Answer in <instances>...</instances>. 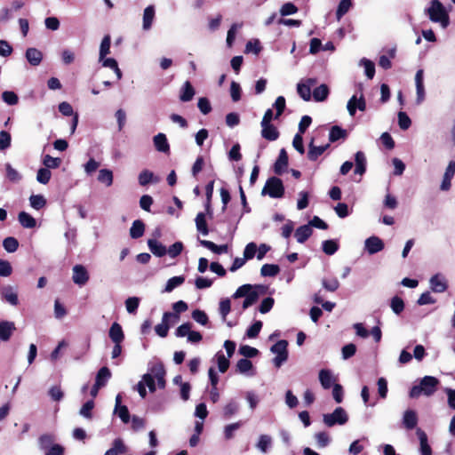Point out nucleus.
<instances>
[{"instance_id": "f257e3e1", "label": "nucleus", "mask_w": 455, "mask_h": 455, "mask_svg": "<svg viewBox=\"0 0 455 455\" xmlns=\"http://www.w3.org/2000/svg\"><path fill=\"white\" fill-rule=\"evenodd\" d=\"M425 12L432 22L439 23L442 28H446L450 25L449 13L439 0H431Z\"/></svg>"}, {"instance_id": "f03ea898", "label": "nucleus", "mask_w": 455, "mask_h": 455, "mask_svg": "<svg viewBox=\"0 0 455 455\" xmlns=\"http://www.w3.org/2000/svg\"><path fill=\"white\" fill-rule=\"evenodd\" d=\"M440 381L433 376H425L419 385L413 386L410 390V397L418 398L421 395L430 396L437 390Z\"/></svg>"}, {"instance_id": "7ed1b4c3", "label": "nucleus", "mask_w": 455, "mask_h": 455, "mask_svg": "<svg viewBox=\"0 0 455 455\" xmlns=\"http://www.w3.org/2000/svg\"><path fill=\"white\" fill-rule=\"evenodd\" d=\"M284 186L281 179L273 176L267 180L262 188V196H269L271 198H281L284 195Z\"/></svg>"}, {"instance_id": "20e7f679", "label": "nucleus", "mask_w": 455, "mask_h": 455, "mask_svg": "<svg viewBox=\"0 0 455 455\" xmlns=\"http://www.w3.org/2000/svg\"><path fill=\"white\" fill-rule=\"evenodd\" d=\"M323 423L331 427L338 425H344L348 421V416L342 407H337L332 413L323 414Z\"/></svg>"}, {"instance_id": "39448f33", "label": "nucleus", "mask_w": 455, "mask_h": 455, "mask_svg": "<svg viewBox=\"0 0 455 455\" xmlns=\"http://www.w3.org/2000/svg\"><path fill=\"white\" fill-rule=\"evenodd\" d=\"M287 347L288 341L285 339L278 340L271 347V352L277 354L274 358V363L276 367H280L288 359Z\"/></svg>"}, {"instance_id": "423d86ee", "label": "nucleus", "mask_w": 455, "mask_h": 455, "mask_svg": "<svg viewBox=\"0 0 455 455\" xmlns=\"http://www.w3.org/2000/svg\"><path fill=\"white\" fill-rule=\"evenodd\" d=\"M89 278V273L84 266L77 264L73 267L72 280L76 284L84 286L87 283Z\"/></svg>"}, {"instance_id": "0eeeda50", "label": "nucleus", "mask_w": 455, "mask_h": 455, "mask_svg": "<svg viewBox=\"0 0 455 455\" xmlns=\"http://www.w3.org/2000/svg\"><path fill=\"white\" fill-rule=\"evenodd\" d=\"M289 157L286 150L282 148L279 152V156L274 164L273 171L276 175L283 174L288 168Z\"/></svg>"}, {"instance_id": "6e6552de", "label": "nucleus", "mask_w": 455, "mask_h": 455, "mask_svg": "<svg viewBox=\"0 0 455 455\" xmlns=\"http://www.w3.org/2000/svg\"><path fill=\"white\" fill-rule=\"evenodd\" d=\"M316 84V79L307 78L305 83H299L297 85L298 94L305 100H311V87Z\"/></svg>"}, {"instance_id": "1a4fd4ad", "label": "nucleus", "mask_w": 455, "mask_h": 455, "mask_svg": "<svg viewBox=\"0 0 455 455\" xmlns=\"http://www.w3.org/2000/svg\"><path fill=\"white\" fill-rule=\"evenodd\" d=\"M261 125V136L263 139L268 140V141H275L276 140L279 136L280 132L278 129L272 124H260Z\"/></svg>"}, {"instance_id": "9d476101", "label": "nucleus", "mask_w": 455, "mask_h": 455, "mask_svg": "<svg viewBox=\"0 0 455 455\" xmlns=\"http://www.w3.org/2000/svg\"><path fill=\"white\" fill-rule=\"evenodd\" d=\"M385 247L383 241L375 235L365 240V249L370 254H375L382 251Z\"/></svg>"}, {"instance_id": "9b49d317", "label": "nucleus", "mask_w": 455, "mask_h": 455, "mask_svg": "<svg viewBox=\"0 0 455 455\" xmlns=\"http://www.w3.org/2000/svg\"><path fill=\"white\" fill-rule=\"evenodd\" d=\"M150 371L154 375V378L156 379L158 387L160 388H164L165 384H166L165 379H164L166 371H165L164 365L163 364V363H155L150 368Z\"/></svg>"}, {"instance_id": "f8f14e48", "label": "nucleus", "mask_w": 455, "mask_h": 455, "mask_svg": "<svg viewBox=\"0 0 455 455\" xmlns=\"http://www.w3.org/2000/svg\"><path fill=\"white\" fill-rule=\"evenodd\" d=\"M188 308V304L183 300H179L172 304L173 312H164V314L170 315V319L172 320V323H176L180 320V314L187 311Z\"/></svg>"}, {"instance_id": "ddd939ff", "label": "nucleus", "mask_w": 455, "mask_h": 455, "mask_svg": "<svg viewBox=\"0 0 455 455\" xmlns=\"http://www.w3.org/2000/svg\"><path fill=\"white\" fill-rule=\"evenodd\" d=\"M329 147V144H326L324 146H315L314 144V139H312L308 144L307 158L310 161H316L318 157L322 156Z\"/></svg>"}, {"instance_id": "4468645a", "label": "nucleus", "mask_w": 455, "mask_h": 455, "mask_svg": "<svg viewBox=\"0 0 455 455\" xmlns=\"http://www.w3.org/2000/svg\"><path fill=\"white\" fill-rule=\"evenodd\" d=\"M419 418L417 412L413 410H407L403 413V424L408 430L414 429L418 425Z\"/></svg>"}, {"instance_id": "2eb2a0df", "label": "nucleus", "mask_w": 455, "mask_h": 455, "mask_svg": "<svg viewBox=\"0 0 455 455\" xmlns=\"http://www.w3.org/2000/svg\"><path fill=\"white\" fill-rule=\"evenodd\" d=\"M172 320L170 319V315L164 314L162 323L155 327V331L161 338H165L168 335L169 329L174 323H172Z\"/></svg>"}, {"instance_id": "dca6fc26", "label": "nucleus", "mask_w": 455, "mask_h": 455, "mask_svg": "<svg viewBox=\"0 0 455 455\" xmlns=\"http://www.w3.org/2000/svg\"><path fill=\"white\" fill-rule=\"evenodd\" d=\"M25 57L30 65L36 67L42 62L43 53L38 49L30 47L27 49Z\"/></svg>"}, {"instance_id": "f3484780", "label": "nucleus", "mask_w": 455, "mask_h": 455, "mask_svg": "<svg viewBox=\"0 0 455 455\" xmlns=\"http://www.w3.org/2000/svg\"><path fill=\"white\" fill-rule=\"evenodd\" d=\"M108 336L114 343H122L124 339L122 326L116 322L113 323L109 329Z\"/></svg>"}, {"instance_id": "a211bd4d", "label": "nucleus", "mask_w": 455, "mask_h": 455, "mask_svg": "<svg viewBox=\"0 0 455 455\" xmlns=\"http://www.w3.org/2000/svg\"><path fill=\"white\" fill-rule=\"evenodd\" d=\"M195 94V88L189 81H186L180 89V100L182 102H188L192 100Z\"/></svg>"}, {"instance_id": "6ab92c4d", "label": "nucleus", "mask_w": 455, "mask_h": 455, "mask_svg": "<svg viewBox=\"0 0 455 455\" xmlns=\"http://www.w3.org/2000/svg\"><path fill=\"white\" fill-rule=\"evenodd\" d=\"M154 146L156 149L159 152L169 153L170 152V145L168 143L167 138L164 133H158L153 139Z\"/></svg>"}, {"instance_id": "aec40b11", "label": "nucleus", "mask_w": 455, "mask_h": 455, "mask_svg": "<svg viewBox=\"0 0 455 455\" xmlns=\"http://www.w3.org/2000/svg\"><path fill=\"white\" fill-rule=\"evenodd\" d=\"M312 233L313 229L307 224L299 227L295 231L294 236L298 243H303L312 235Z\"/></svg>"}, {"instance_id": "412c9836", "label": "nucleus", "mask_w": 455, "mask_h": 455, "mask_svg": "<svg viewBox=\"0 0 455 455\" xmlns=\"http://www.w3.org/2000/svg\"><path fill=\"white\" fill-rule=\"evenodd\" d=\"M15 324L12 322L3 321L0 323V339L7 341L10 339L13 331H15Z\"/></svg>"}, {"instance_id": "4be33fe9", "label": "nucleus", "mask_w": 455, "mask_h": 455, "mask_svg": "<svg viewBox=\"0 0 455 455\" xmlns=\"http://www.w3.org/2000/svg\"><path fill=\"white\" fill-rule=\"evenodd\" d=\"M148 246L150 251L156 257H163L167 253L166 247L156 239H148Z\"/></svg>"}, {"instance_id": "5701e85b", "label": "nucleus", "mask_w": 455, "mask_h": 455, "mask_svg": "<svg viewBox=\"0 0 455 455\" xmlns=\"http://www.w3.org/2000/svg\"><path fill=\"white\" fill-rule=\"evenodd\" d=\"M355 173L363 175L366 172V156L363 151L355 154Z\"/></svg>"}, {"instance_id": "b1692460", "label": "nucleus", "mask_w": 455, "mask_h": 455, "mask_svg": "<svg viewBox=\"0 0 455 455\" xmlns=\"http://www.w3.org/2000/svg\"><path fill=\"white\" fill-rule=\"evenodd\" d=\"M431 289L435 292H443L447 290L448 286L444 279L438 274L433 275L430 279Z\"/></svg>"}, {"instance_id": "393cba45", "label": "nucleus", "mask_w": 455, "mask_h": 455, "mask_svg": "<svg viewBox=\"0 0 455 455\" xmlns=\"http://www.w3.org/2000/svg\"><path fill=\"white\" fill-rule=\"evenodd\" d=\"M319 380L324 389H329L335 383V379L330 370L323 369L319 371Z\"/></svg>"}, {"instance_id": "a878e982", "label": "nucleus", "mask_w": 455, "mask_h": 455, "mask_svg": "<svg viewBox=\"0 0 455 455\" xmlns=\"http://www.w3.org/2000/svg\"><path fill=\"white\" fill-rule=\"evenodd\" d=\"M417 435L420 443V452L421 455H432V449L427 443V434L421 430L420 428L417 429Z\"/></svg>"}, {"instance_id": "bb28decb", "label": "nucleus", "mask_w": 455, "mask_h": 455, "mask_svg": "<svg viewBox=\"0 0 455 455\" xmlns=\"http://www.w3.org/2000/svg\"><path fill=\"white\" fill-rule=\"evenodd\" d=\"M145 232V224L141 220H136L132 222L130 228V236L132 239L140 238Z\"/></svg>"}, {"instance_id": "cd10ccee", "label": "nucleus", "mask_w": 455, "mask_h": 455, "mask_svg": "<svg viewBox=\"0 0 455 455\" xmlns=\"http://www.w3.org/2000/svg\"><path fill=\"white\" fill-rule=\"evenodd\" d=\"M139 184L140 186H147L149 183H156L159 181V179L154 175V173L149 170H143L139 174Z\"/></svg>"}, {"instance_id": "c85d7f7f", "label": "nucleus", "mask_w": 455, "mask_h": 455, "mask_svg": "<svg viewBox=\"0 0 455 455\" xmlns=\"http://www.w3.org/2000/svg\"><path fill=\"white\" fill-rule=\"evenodd\" d=\"M18 220L25 228H34L36 226V219L26 212H20L19 213Z\"/></svg>"}, {"instance_id": "c756f323", "label": "nucleus", "mask_w": 455, "mask_h": 455, "mask_svg": "<svg viewBox=\"0 0 455 455\" xmlns=\"http://www.w3.org/2000/svg\"><path fill=\"white\" fill-rule=\"evenodd\" d=\"M200 243L202 246L207 248L216 254L226 253L228 251V244L217 245L212 241L208 240H201Z\"/></svg>"}, {"instance_id": "7c9ffc66", "label": "nucleus", "mask_w": 455, "mask_h": 455, "mask_svg": "<svg viewBox=\"0 0 455 455\" xmlns=\"http://www.w3.org/2000/svg\"><path fill=\"white\" fill-rule=\"evenodd\" d=\"M195 221H196V226L197 231L204 235H207L209 234V228L207 225L205 213H204V212L197 213Z\"/></svg>"}, {"instance_id": "2f4dec72", "label": "nucleus", "mask_w": 455, "mask_h": 455, "mask_svg": "<svg viewBox=\"0 0 455 455\" xmlns=\"http://www.w3.org/2000/svg\"><path fill=\"white\" fill-rule=\"evenodd\" d=\"M111 378V371L107 366L101 367L97 372L95 382L97 386L105 387L108 380Z\"/></svg>"}, {"instance_id": "473e14b6", "label": "nucleus", "mask_w": 455, "mask_h": 455, "mask_svg": "<svg viewBox=\"0 0 455 455\" xmlns=\"http://www.w3.org/2000/svg\"><path fill=\"white\" fill-rule=\"evenodd\" d=\"M155 18V7L154 5H148L145 8L143 13V29L148 30Z\"/></svg>"}, {"instance_id": "72a5a7b5", "label": "nucleus", "mask_w": 455, "mask_h": 455, "mask_svg": "<svg viewBox=\"0 0 455 455\" xmlns=\"http://www.w3.org/2000/svg\"><path fill=\"white\" fill-rule=\"evenodd\" d=\"M347 136V131L342 129L339 125H333L329 133V140L330 142H336L340 139H346Z\"/></svg>"}, {"instance_id": "f704fd0d", "label": "nucleus", "mask_w": 455, "mask_h": 455, "mask_svg": "<svg viewBox=\"0 0 455 455\" xmlns=\"http://www.w3.org/2000/svg\"><path fill=\"white\" fill-rule=\"evenodd\" d=\"M330 93L329 87L323 84L319 85L318 87L315 88L313 91V98L315 101H323L327 99L328 95Z\"/></svg>"}, {"instance_id": "c9c22d12", "label": "nucleus", "mask_w": 455, "mask_h": 455, "mask_svg": "<svg viewBox=\"0 0 455 455\" xmlns=\"http://www.w3.org/2000/svg\"><path fill=\"white\" fill-rule=\"evenodd\" d=\"M339 248V245L338 242L333 239L325 240L322 243L323 251L329 256L335 254L338 251Z\"/></svg>"}, {"instance_id": "e433bc0d", "label": "nucleus", "mask_w": 455, "mask_h": 455, "mask_svg": "<svg viewBox=\"0 0 455 455\" xmlns=\"http://www.w3.org/2000/svg\"><path fill=\"white\" fill-rule=\"evenodd\" d=\"M280 267L276 264H264L260 268L262 276H275L279 274Z\"/></svg>"}, {"instance_id": "4c0bfd02", "label": "nucleus", "mask_w": 455, "mask_h": 455, "mask_svg": "<svg viewBox=\"0 0 455 455\" xmlns=\"http://www.w3.org/2000/svg\"><path fill=\"white\" fill-rule=\"evenodd\" d=\"M98 180L107 187H110L113 183V172L108 169H101L99 172Z\"/></svg>"}, {"instance_id": "58836bf2", "label": "nucleus", "mask_w": 455, "mask_h": 455, "mask_svg": "<svg viewBox=\"0 0 455 455\" xmlns=\"http://www.w3.org/2000/svg\"><path fill=\"white\" fill-rule=\"evenodd\" d=\"M111 36L106 35L100 47V60H102L110 52Z\"/></svg>"}, {"instance_id": "ea45409f", "label": "nucleus", "mask_w": 455, "mask_h": 455, "mask_svg": "<svg viewBox=\"0 0 455 455\" xmlns=\"http://www.w3.org/2000/svg\"><path fill=\"white\" fill-rule=\"evenodd\" d=\"M3 298L12 306L19 304V299L16 292H14L12 287L4 288L2 292Z\"/></svg>"}, {"instance_id": "a19ab883", "label": "nucleus", "mask_w": 455, "mask_h": 455, "mask_svg": "<svg viewBox=\"0 0 455 455\" xmlns=\"http://www.w3.org/2000/svg\"><path fill=\"white\" fill-rule=\"evenodd\" d=\"M239 411V404L235 401H230L223 408V417L229 419Z\"/></svg>"}, {"instance_id": "79ce46f5", "label": "nucleus", "mask_w": 455, "mask_h": 455, "mask_svg": "<svg viewBox=\"0 0 455 455\" xmlns=\"http://www.w3.org/2000/svg\"><path fill=\"white\" fill-rule=\"evenodd\" d=\"M185 282V277L183 275L173 276L167 281V283L164 288V291L171 292L176 287L181 285Z\"/></svg>"}, {"instance_id": "37998d69", "label": "nucleus", "mask_w": 455, "mask_h": 455, "mask_svg": "<svg viewBox=\"0 0 455 455\" xmlns=\"http://www.w3.org/2000/svg\"><path fill=\"white\" fill-rule=\"evenodd\" d=\"M263 326V323L261 321L257 320L255 321L246 331V336L249 339H255L259 336L261 328Z\"/></svg>"}, {"instance_id": "c03bdc74", "label": "nucleus", "mask_w": 455, "mask_h": 455, "mask_svg": "<svg viewBox=\"0 0 455 455\" xmlns=\"http://www.w3.org/2000/svg\"><path fill=\"white\" fill-rule=\"evenodd\" d=\"M54 440L55 439L52 435H50V434L42 435L38 439L40 449L44 451L45 450L50 448L52 445L55 444Z\"/></svg>"}, {"instance_id": "a18cd8bd", "label": "nucleus", "mask_w": 455, "mask_h": 455, "mask_svg": "<svg viewBox=\"0 0 455 455\" xmlns=\"http://www.w3.org/2000/svg\"><path fill=\"white\" fill-rule=\"evenodd\" d=\"M351 6V0H341L336 11L337 20H339L349 11Z\"/></svg>"}, {"instance_id": "49530a36", "label": "nucleus", "mask_w": 455, "mask_h": 455, "mask_svg": "<svg viewBox=\"0 0 455 455\" xmlns=\"http://www.w3.org/2000/svg\"><path fill=\"white\" fill-rule=\"evenodd\" d=\"M30 205L36 210H41L46 205V200L42 195H32L29 197Z\"/></svg>"}, {"instance_id": "de8ad7c7", "label": "nucleus", "mask_w": 455, "mask_h": 455, "mask_svg": "<svg viewBox=\"0 0 455 455\" xmlns=\"http://www.w3.org/2000/svg\"><path fill=\"white\" fill-rule=\"evenodd\" d=\"M3 246L8 252H14L19 248V242L15 237L8 236L4 239Z\"/></svg>"}, {"instance_id": "09e8293b", "label": "nucleus", "mask_w": 455, "mask_h": 455, "mask_svg": "<svg viewBox=\"0 0 455 455\" xmlns=\"http://www.w3.org/2000/svg\"><path fill=\"white\" fill-rule=\"evenodd\" d=\"M236 371L239 373H247L249 371L252 370L253 364L251 361L247 358H242L238 360L236 365Z\"/></svg>"}, {"instance_id": "8fccbe9b", "label": "nucleus", "mask_w": 455, "mask_h": 455, "mask_svg": "<svg viewBox=\"0 0 455 455\" xmlns=\"http://www.w3.org/2000/svg\"><path fill=\"white\" fill-rule=\"evenodd\" d=\"M43 164L48 169H56L60 166L61 159L59 157H52L50 155H45L43 158Z\"/></svg>"}, {"instance_id": "3c124183", "label": "nucleus", "mask_w": 455, "mask_h": 455, "mask_svg": "<svg viewBox=\"0 0 455 455\" xmlns=\"http://www.w3.org/2000/svg\"><path fill=\"white\" fill-rule=\"evenodd\" d=\"M51 177L52 172L47 167L40 168L37 171L36 180L41 184L46 185L50 181Z\"/></svg>"}, {"instance_id": "603ef678", "label": "nucleus", "mask_w": 455, "mask_h": 455, "mask_svg": "<svg viewBox=\"0 0 455 455\" xmlns=\"http://www.w3.org/2000/svg\"><path fill=\"white\" fill-rule=\"evenodd\" d=\"M390 307L395 314L400 315L404 309V302L402 298L395 296L391 299Z\"/></svg>"}, {"instance_id": "864d4df0", "label": "nucleus", "mask_w": 455, "mask_h": 455, "mask_svg": "<svg viewBox=\"0 0 455 455\" xmlns=\"http://www.w3.org/2000/svg\"><path fill=\"white\" fill-rule=\"evenodd\" d=\"M273 107L275 108L276 112L275 114V119H278L282 114L283 113L286 103H285V98L283 96H278L273 105Z\"/></svg>"}, {"instance_id": "5fc2aeb1", "label": "nucleus", "mask_w": 455, "mask_h": 455, "mask_svg": "<svg viewBox=\"0 0 455 455\" xmlns=\"http://www.w3.org/2000/svg\"><path fill=\"white\" fill-rule=\"evenodd\" d=\"M192 318L202 325H206L209 323V318L206 313L200 309H195L192 312Z\"/></svg>"}, {"instance_id": "6e6d98bb", "label": "nucleus", "mask_w": 455, "mask_h": 455, "mask_svg": "<svg viewBox=\"0 0 455 455\" xmlns=\"http://www.w3.org/2000/svg\"><path fill=\"white\" fill-rule=\"evenodd\" d=\"M140 305V298L138 297H129L125 300L126 310L130 314H135Z\"/></svg>"}, {"instance_id": "4d7b16f0", "label": "nucleus", "mask_w": 455, "mask_h": 455, "mask_svg": "<svg viewBox=\"0 0 455 455\" xmlns=\"http://www.w3.org/2000/svg\"><path fill=\"white\" fill-rule=\"evenodd\" d=\"M243 425L242 421H237L229 425H227L224 428V435L226 440H230L234 437V432L241 427Z\"/></svg>"}, {"instance_id": "13d9d810", "label": "nucleus", "mask_w": 455, "mask_h": 455, "mask_svg": "<svg viewBox=\"0 0 455 455\" xmlns=\"http://www.w3.org/2000/svg\"><path fill=\"white\" fill-rule=\"evenodd\" d=\"M2 99L6 104L10 106L16 105L19 102L18 95L12 91H4L2 93Z\"/></svg>"}, {"instance_id": "bf43d9fd", "label": "nucleus", "mask_w": 455, "mask_h": 455, "mask_svg": "<svg viewBox=\"0 0 455 455\" xmlns=\"http://www.w3.org/2000/svg\"><path fill=\"white\" fill-rule=\"evenodd\" d=\"M239 353L248 359L257 356L259 350L248 345H243L239 347Z\"/></svg>"}, {"instance_id": "052dcab7", "label": "nucleus", "mask_w": 455, "mask_h": 455, "mask_svg": "<svg viewBox=\"0 0 455 455\" xmlns=\"http://www.w3.org/2000/svg\"><path fill=\"white\" fill-rule=\"evenodd\" d=\"M94 408V402L93 400H89L86 403H84L82 408L80 409V414L86 418L91 419L92 418V411Z\"/></svg>"}, {"instance_id": "680f3d73", "label": "nucleus", "mask_w": 455, "mask_h": 455, "mask_svg": "<svg viewBox=\"0 0 455 455\" xmlns=\"http://www.w3.org/2000/svg\"><path fill=\"white\" fill-rule=\"evenodd\" d=\"M362 63L364 67L365 76L369 79H372L375 75V64L371 60L367 59H363Z\"/></svg>"}, {"instance_id": "e2e57ef3", "label": "nucleus", "mask_w": 455, "mask_h": 455, "mask_svg": "<svg viewBox=\"0 0 455 455\" xmlns=\"http://www.w3.org/2000/svg\"><path fill=\"white\" fill-rule=\"evenodd\" d=\"M398 124L399 127L404 131L410 128L411 121L405 112L400 111L398 113Z\"/></svg>"}, {"instance_id": "0e129e2a", "label": "nucleus", "mask_w": 455, "mask_h": 455, "mask_svg": "<svg viewBox=\"0 0 455 455\" xmlns=\"http://www.w3.org/2000/svg\"><path fill=\"white\" fill-rule=\"evenodd\" d=\"M274 304L275 299L272 297L265 298L259 307V311L261 314H267L272 309Z\"/></svg>"}, {"instance_id": "69168bd1", "label": "nucleus", "mask_w": 455, "mask_h": 455, "mask_svg": "<svg viewBox=\"0 0 455 455\" xmlns=\"http://www.w3.org/2000/svg\"><path fill=\"white\" fill-rule=\"evenodd\" d=\"M197 107L204 115H208L212 111V105L206 97L199 98Z\"/></svg>"}, {"instance_id": "338daca9", "label": "nucleus", "mask_w": 455, "mask_h": 455, "mask_svg": "<svg viewBox=\"0 0 455 455\" xmlns=\"http://www.w3.org/2000/svg\"><path fill=\"white\" fill-rule=\"evenodd\" d=\"M322 284L328 291H335L339 287V283L337 278L323 279Z\"/></svg>"}, {"instance_id": "774afa93", "label": "nucleus", "mask_w": 455, "mask_h": 455, "mask_svg": "<svg viewBox=\"0 0 455 455\" xmlns=\"http://www.w3.org/2000/svg\"><path fill=\"white\" fill-rule=\"evenodd\" d=\"M64 454H65V448L59 443H55L44 451V455H64Z\"/></svg>"}]
</instances>
